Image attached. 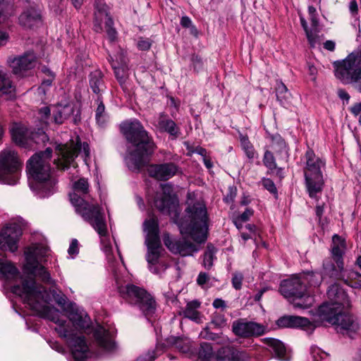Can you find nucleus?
Segmentation results:
<instances>
[{
	"mask_svg": "<svg viewBox=\"0 0 361 361\" xmlns=\"http://www.w3.org/2000/svg\"><path fill=\"white\" fill-rule=\"evenodd\" d=\"M41 21V16L34 9H27L19 16L20 24L25 27L32 28Z\"/></svg>",
	"mask_w": 361,
	"mask_h": 361,
	"instance_id": "30",
	"label": "nucleus"
},
{
	"mask_svg": "<svg viewBox=\"0 0 361 361\" xmlns=\"http://www.w3.org/2000/svg\"><path fill=\"white\" fill-rule=\"evenodd\" d=\"M180 25L185 28H190L192 25L191 20L188 16H183L181 18Z\"/></svg>",
	"mask_w": 361,
	"mask_h": 361,
	"instance_id": "58",
	"label": "nucleus"
},
{
	"mask_svg": "<svg viewBox=\"0 0 361 361\" xmlns=\"http://www.w3.org/2000/svg\"><path fill=\"white\" fill-rule=\"evenodd\" d=\"M119 295L127 302L137 305L145 315L155 314L157 304L154 297L145 288L133 284L118 288Z\"/></svg>",
	"mask_w": 361,
	"mask_h": 361,
	"instance_id": "10",
	"label": "nucleus"
},
{
	"mask_svg": "<svg viewBox=\"0 0 361 361\" xmlns=\"http://www.w3.org/2000/svg\"><path fill=\"white\" fill-rule=\"evenodd\" d=\"M119 129L126 140L135 147L130 154L135 168H143L149 163L157 149L152 137L137 120L122 122Z\"/></svg>",
	"mask_w": 361,
	"mask_h": 361,
	"instance_id": "4",
	"label": "nucleus"
},
{
	"mask_svg": "<svg viewBox=\"0 0 361 361\" xmlns=\"http://www.w3.org/2000/svg\"><path fill=\"white\" fill-rule=\"evenodd\" d=\"M73 192L70 194V200L75 212L88 222L100 236L108 233L107 226L102 208L92 200L87 199L90 184L87 178H80L73 184Z\"/></svg>",
	"mask_w": 361,
	"mask_h": 361,
	"instance_id": "3",
	"label": "nucleus"
},
{
	"mask_svg": "<svg viewBox=\"0 0 361 361\" xmlns=\"http://www.w3.org/2000/svg\"><path fill=\"white\" fill-rule=\"evenodd\" d=\"M109 62L111 63H118L119 65L125 64L128 65V60L123 51H121L117 53L116 55V59L114 60L112 57H110L109 59Z\"/></svg>",
	"mask_w": 361,
	"mask_h": 361,
	"instance_id": "49",
	"label": "nucleus"
},
{
	"mask_svg": "<svg viewBox=\"0 0 361 361\" xmlns=\"http://www.w3.org/2000/svg\"><path fill=\"white\" fill-rule=\"evenodd\" d=\"M200 307V302L192 300L187 304L185 314L187 316H198L197 309Z\"/></svg>",
	"mask_w": 361,
	"mask_h": 361,
	"instance_id": "43",
	"label": "nucleus"
},
{
	"mask_svg": "<svg viewBox=\"0 0 361 361\" xmlns=\"http://www.w3.org/2000/svg\"><path fill=\"white\" fill-rule=\"evenodd\" d=\"M190 61H191V63L193 67V69L195 71H198L200 69H201L202 68L203 61H202V58L200 56H198L195 54H193L191 56Z\"/></svg>",
	"mask_w": 361,
	"mask_h": 361,
	"instance_id": "50",
	"label": "nucleus"
},
{
	"mask_svg": "<svg viewBox=\"0 0 361 361\" xmlns=\"http://www.w3.org/2000/svg\"><path fill=\"white\" fill-rule=\"evenodd\" d=\"M324 203H323L322 204H318L316 206L315 212H316V215H317L319 221H320L322 219V216L324 213Z\"/></svg>",
	"mask_w": 361,
	"mask_h": 361,
	"instance_id": "61",
	"label": "nucleus"
},
{
	"mask_svg": "<svg viewBox=\"0 0 361 361\" xmlns=\"http://www.w3.org/2000/svg\"><path fill=\"white\" fill-rule=\"evenodd\" d=\"M350 11L352 13H357L358 11L357 4L356 0H352L349 5Z\"/></svg>",
	"mask_w": 361,
	"mask_h": 361,
	"instance_id": "63",
	"label": "nucleus"
},
{
	"mask_svg": "<svg viewBox=\"0 0 361 361\" xmlns=\"http://www.w3.org/2000/svg\"><path fill=\"white\" fill-rule=\"evenodd\" d=\"M21 163L17 152L6 148L0 152V178L4 183L15 185L18 183Z\"/></svg>",
	"mask_w": 361,
	"mask_h": 361,
	"instance_id": "12",
	"label": "nucleus"
},
{
	"mask_svg": "<svg viewBox=\"0 0 361 361\" xmlns=\"http://www.w3.org/2000/svg\"><path fill=\"white\" fill-rule=\"evenodd\" d=\"M10 132L12 140L16 145L22 147H27L30 145V131L24 125L15 123Z\"/></svg>",
	"mask_w": 361,
	"mask_h": 361,
	"instance_id": "24",
	"label": "nucleus"
},
{
	"mask_svg": "<svg viewBox=\"0 0 361 361\" xmlns=\"http://www.w3.org/2000/svg\"><path fill=\"white\" fill-rule=\"evenodd\" d=\"M178 171V166L173 162L150 164L147 169L149 176L159 181L169 180L176 176Z\"/></svg>",
	"mask_w": 361,
	"mask_h": 361,
	"instance_id": "19",
	"label": "nucleus"
},
{
	"mask_svg": "<svg viewBox=\"0 0 361 361\" xmlns=\"http://www.w3.org/2000/svg\"><path fill=\"white\" fill-rule=\"evenodd\" d=\"M82 148L80 138L78 137L75 142L71 140L65 145H58L56 151L59 158L54 160V164L58 169L65 170L70 167L71 163L78 156ZM82 149L86 157L90 155V147L87 142H83Z\"/></svg>",
	"mask_w": 361,
	"mask_h": 361,
	"instance_id": "16",
	"label": "nucleus"
},
{
	"mask_svg": "<svg viewBox=\"0 0 361 361\" xmlns=\"http://www.w3.org/2000/svg\"><path fill=\"white\" fill-rule=\"evenodd\" d=\"M239 139H240V145L243 147V149L245 152L247 158L249 159H253L256 158L257 156V153L255 151L254 146L249 140L248 136L246 134L243 135L242 133H240Z\"/></svg>",
	"mask_w": 361,
	"mask_h": 361,
	"instance_id": "36",
	"label": "nucleus"
},
{
	"mask_svg": "<svg viewBox=\"0 0 361 361\" xmlns=\"http://www.w3.org/2000/svg\"><path fill=\"white\" fill-rule=\"evenodd\" d=\"M349 111L353 116L359 117V122L361 124V102L353 104Z\"/></svg>",
	"mask_w": 361,
	"mask_h": 361,
	"instance_id": "53",
	"label": "nucleus"
},
{
	"mask_svg": "<svg viewBox=\"0 0 361 361\" xmlns=\"http://www.w3.org/2000/svg\"><path fill=\"white\" fill-rule=\"evenodd\" d=\"M0 92L6 100H13L16 97V87L7 74L0 71Z\"/></svg>",
	"mask_w": 361,
	"mask_h": 361,
	"instance_id": "29",
	"label": "nucleus"
},
{
	"mask_svg": "<svg viewBox=\"0 0 361 361\" xmlns=\"http://www.w3.org/2000/svg\"><path fill=\"white\" fill-rule=\"evenodd\" d=\"M329 302L319 306L317 316H351V305L346 293L338 283L332 284L327 290Z\"/></svg>",
	"mask_w": 361,
	"mask_h": 361,
	"instance_id": "9",
	"label": "nucleus"
},
{
	"mask_svg": "<svg viewBox=\"0 0 361 361\" xmlns=\"http://www.w3.org/2000/svg\"><path fill=\"white\" fill-rule=\"evenodd\" d=\"M305 159L303 172L307 191L311 198L318 201L325 183L322 171V168L325 166V162L310 148L306 151Z\"/></svg>",
	"mask_w": 361,
	"mask_h": 361,
	"instance_id": "8",
	"label": "nucleus"
},
{
	"mask_svg": "<svg viewBox=\"0 0 361 361\" xmlns=\"http://www.w3.org/2000/svg\"><path fill=\"white\" fill-rule=\"evenodd\" d=\"M243 275L240 272H235L232 276V285L235 290H240L242 288Z\"/></svg>",
	"mask_w": 361,
	"mask_h": 361,
	"instance_id": "47",
	"label": "nucleus"
},
{
	"mask_svg": "<svg viewBox=\"0 0 361 361\" xmlns=\"http://www.w3.org/2000/svg\"><path fill=\"white\" fill-rule=\"evenodd\" d=\"M323 45L325 49L330 51H334L336 48V43L332 40L326 41Z\"/></svg>",
	"mask_w": 361,
	"mask_h": 361,
	"instance_id": "60",
	"label": "nucleus"
},
{
	"mask_svg": "<svg viewBox=\"0 0 361 361\" xmlns=\"http://www.w3.org/2000/svg\"><path fill=\"white\" fill-rule=\"evenodd\" d=\"M186 216L176 222L181 234L190 235L197 243H203L207 238L209 214L206 204L202 200H191L187 202L185 209Z\"/></svg>",
	"mask_w": 361,
	"mask_h": 361,
	"instance_id": "5",
	"label": "nucleus"
},
{
	"mask_svg": "<svg viewBox=\"0 0 361 361\" xmlns=\"http://www.w3.org/2000/svg\"><path fill=\"white\" fill-rule=\"evenodd\" d=\"M216 252V248L212 244L209 243L207 245L202 262V265L206 269L210 270L213 267Z\"/></svg>",
	"mask_w": 361,
	"mask_h": 361,
	"instance_id": "37",
	"label": "nucleus"
},
{
	"mask_svg": "<svg viewBox=\"0 0 361 361\" xmlns=\"http://www.w3.org/2000/svg\"><path fill=\"white\" fill-rule=\"evenodd\" d=\"M13 292L16 294L23 293L25 303L37 312L36 316H49L51 308L43 299L42 293L36 290L35 279L24 280L21 288L19 286H13Z\"/></svg>",
	"mask_w": 361,
	"mask_h": 361,
	"instance_id": "11",
	"label": "nucleus"
},
{
	"mask_svg": "<svg viewBox=\"0 0 361 361\" xmlns=\"http://www.w3.org/2000/svg\"><path fill=\"white\" fill-rule=\"evenodd\" d=\"M322 283L319 273L313 271L293 274L283 280L279 292L290 300L295 309H308L314 302L313 294Z\"/></svg>",
	"mask_w": 361,
	"mask_h": 361,
	"instance_id": "2",
	"label": "nucleus"
},
{
	"mask_svg": "<svg viewBox=\"0 0 361 361\" xmlns=\"http://www.w3.org/2000/svg\"><path fill=\"white\" fill-rule=\"evenodd\" d=\"M147 231L145 243L147 247L146 259L149 264L155 265L161 257V244L159 238V221L156 217L147 219L144 223Z\"/></svg>",
	"mask_w": 361,
	"mask_h": 361,
	"instance_id": "14",
	"label": "nucleus"
},
{
	"mask_svg": "<svg viewBox=\"0 0 361 361\" xmlns=\"http://www.w3.org/2000/svg\"><path fill=\"white\" fill-rule=\"evenodd\" d=\"M216 355L214 354L212 347L209 343L201 344L196 361H215Z\"/></svg>",
	"mask_w": 361,
	"mask_h": 361,
	"instance_id": "35",
	"label": "nucleus"
},
{
	"mask_svg": "<svg viewBox=\"0 0 361 361\" xmlns=\"http://www.w3.org/2000/svg\"><path fill=\"white\" fill-rule=\"evenodd\" d=\"M158 128L161 131L169 133L173 138H177L180 135V128L177 124L163 114L159 116Z\"/></svg>",
	"mask_w": 361,
	"mask_h": 361,
	"instance_id": "27",
	"label": "nucleus"
},
{
	"mask_svg": "<svg viewBox=\"0 0 361 361\" xmlns=\"http://www.w3.org/2000/svg\"><path fill=\"white\" fill-rule=\"evenodd\" d=\"M51 155L52 149L48 147L32 156L27 165L30 175L35 181L34 187L46 195L50 193L56 185L55 178L51 176Z\"/></svg>",
	"mask_w": 361,
	"mask_h": 361,
	"instance_id": "7",
	"label": "nucleus"
},
{
	"mask_svg": "<svg viewBox=\"0 0 361 361\" xmlns=\"http://www.w3.org/2000/svg\"><path fill=\"white\" fill-rule=\"evenodd\" d=\"M270 147L272 152L276 154L281 153L286 150V143L284 139H283L279 135H272Z\"/></svg>",
	"mask_w": 361,
	"mask_h": 361,
	"instance_id": "39",
	"label": "nucleus"
},
{
	"mask_svg": "<svg viewBox=\"0 0 361 361\" xmlns=\"http://www.w3.org/2000/svg\"><path fill=\"white\" fill-rule=\"evenodd\" d=\"M68 254L71 256L75 255L79 252L78 242L76 239L72 240L69 248L68 250Z\"/></svg>",
	"mask_w": 361,
	"mask_h": 361,
	"instance_id": "57",
	"label": "nucleus"
},
{
	"mask_svg": "<svg viewBox=\"0 0 361 361\" xmlns=\"http://www.w3.org/2000/svg\"><path fill=\"white\" fill-rule=\"evenodd\" d=\"M343 276L341 279H336V280H344L345 283L355 288H358L361 287V274L357 271L350 270L348 271L347 274H344V270L343 271Z\"/></svg>",
	"mask_w": 361,
	"mask_h": 361,
	"instance_id": "34",
	"label": "nucleus"
},
{
	"mask_svg": "<svg viewBox=\"0 0 361 361\" xmlns=\"http://www.w3.org/2000/svg\"><path fill=\"white\" fill-rule=\"evenodd\" d=\"M111 67L114 70L115 77L121 87L124 85L128 78V65L123 63L119 65L118 63H111Z\"/></svg>",
	"mask_w": 361,
	"mask_h": 361,
	"instance_id": "32",
	"label": "nucleus"
},
{
	"mask_svg": "<svg viewBox=\"0 0 361 361\" xmlns=\"http://www.w3.org/2000/svg\"><path fill=\"white\" fill-rule=\"evenodd\" d=\"M155 353L152 352L145 356L139 357L135 361H154L156 358Z\"/></svg>",
	"mask_w": 361,
	"mask_h": 361,
	"instance_id": "59",
	"label": "nucleus"
},
{
	"mask_svg": "<svg viewBox=\"0 0 361 361\" xmlns=\"http://www.w3.org/2000/svg\"><path fill=\"white\" fill-rule=\"evenodd\" d=\"M37 57L34 52L28 51L24 55L15 58L11 64L13 74L23 76L25 72L34 68L37 65Z\"/></svg>",
	"mask_w": 361,
	"mask_h": 361,
	"instance_id": "22",
	"label": "nucleus"
},
{
	"mask_svg": "<svg viewBox=\"0 0 361 361\" xmlns=\"http://www.w3.org/2000/svg\"><path fill=\"white\" fill-rule=\"evenodd\" d=\"M8 38V34L0 30V46L4 45L6 43Z\"/></svg>",
	"mask_w": 361,
	"mask_h": 361,
	"instance_id": "64",
	"label": "nucleus"
},
{
	"mask_svg": "<svg viewBox=\"0 0 361 361\" xmlns=\"http://www.w3.org/2000/svg\"><path fill=\"white\" fill-rule=\"evenodd\" d=\"M37 258L32 255H26V264L25 269L30 274H34L37 272V269L40 267Z\"/></svg>",
	"mask_w": 361,
	"mask_h": 361,
	"instance_id": "41",
	"label": "nucleus"
},
{
	"mask_svg": "<svg viewBox=\"0 0 361 361\" xmlns=\"http://www.w3.org/2000/svg\"><path fill=\"white\" fill-rule=\"evenodd\" d=\"M34 276H37L43 282L49 283L51 276L44 266H40L35 272Z\"/></svg>",
	"mask_w": 361,
	"mask_h": 361,
	"instance_id": "45",
	"label": "nucleus"
},
{
	"mask_svg": "<svg viewBox=\"0 0 361 361\" xmlns=\"http://www.w3.org/2000/svg\"><path fill=\"white\" fill-rule=\"evenodd\" d=\"M152 42L149 39L140 37L137 41V46L141 51H147L150 49Z\"/></svg>",
	"mask_w": 361,
	"mask_h": 361,
	"instance_id": "52",
	"label": "nucleus"
},
{
	"mask_svg": "<svg viewBox=\"0 0 361 361\" xmlns=\"http://www.w3.org/2000/svg\"><path fill=\"white\" fill-rule=\"evenodd\" d=\"M262 185L264 189L268 190L276 198L278 197V190L274 181L268 178H263L261 180Z\"/></svg>",
	"mask_w": 361,
	"mask_h": 361,
	"instance_id": "42",
	"label": "nucleus"
},
{
	"mask_svg": "<svg viewBox=\"0 0 361 361\" xmlns=\"http://www.w3.org/2000/svg\"><path fill=\"white\" fill-rule=\"evenodd\" d=\"M163 241L166 247L173 254H179L181 256L192 255L197 250L192 242L187 237L183 236L178 239H173L169 233H165L163 235Z\"/></svg>",
	"mask_w": 361,
	"mask_h": 361,
	"instance_id": "18",
	"label": "nucleus"
},
{
	"mask_svg": "<svg viewBox=\"0 0 361 361\" xmlns=\"http://www.w3.org/2000/svg\"><path fill=\"white\" fill-rule=\"evenodd\" d=\"M254 211L250 208H247L245 211L239 215L235 220V224L238 228H239L238 223L239 222H245L250 219V218L253 215Z\"/></svg>",
	"mask_w": 361,
	"mask_h": 361,
	"instance_id": "46",
	"label": "nucleus"
},
{
	"mask_svg": "<svg viewBox=\"0 0 361 361\" xmlns=\"http://www.w3.org/2000/svg\"><path fill=\"white\" fill-rule=\"evenodd\" d=\"M161 188L162 193L157 194L154 197V207L161 213L169 215L173 219L176 220L178 216V204L177 201L171 195L173 192L172 186L171 185L166 183L162 185Z\"/></svg>",
	"mask_w": 361,
	"mask_h": 361,
	"instance_id": "17",
	"label": "nucleus"
},
{
	"mask_svg": "<svg viewBox=\"0 0 361 361\" xmlns=\"http://www.w3.org/2000/svg\"><path fill=\"white\" fill-rule=\"evenodd\" d=\"M213 306L216 309L225 308L226 307V302L222 299L216 298L213 302Z\"/></svg>",
	"mask_w": 361,
	"mask_h": 361,
	"instance_id": "62",
	"label": "nucleus"
},
{
	"mask_svg": "<svg viewBox=\"0 0 361 361\" xmlns=\"http://www.w3.org/2000/svg\"><path fill=\"white\" fill-rule=\"evenodd\" d=\"M265 342L276 357L281 360L286 359V348L281 341L274 338H266Z\"/></svg>",
	"mask_w": 361,
	"mask_h": 361,
	"instance_id": "33",
	"label": "nucleus"
},
{
	"mask_svg": "<svg viewBox=\"0 0 361 361\" xmlns=\"http://www.w3.org/2000/svg\"><path fill=\"white\" fill-rule=\"evenodd\" d=\"M209 280V276L206 272H200L197 279V283L200 286H203L205 285Z\"/></svg>",
	"mask_w": 361,
	"mask_h": 361,
	"instance_id": "56",
	"label": "nucleus"
},
{
	"mask_svg": "<svg viewBox=\"0 0 361 361\" xmlns=\"http://www.w3.org/2000/svg\"><path fill=\"white\" fill-rule=\"evenodd\" d=\"M94 31L100 33L104 30L102 22L104 18V28L107 37L111 42H115L117 39V31L114 27V23L110 15L109 6L106 4L104 0H94Z\"/></svg>",
	"mask_w": 361,
	"mask_h": 361,
	"instance_id": "15",
	"label": "nucleus"
},
{
	"mask_svg": "<svg viewBox=\"0 0 361 361\" xmlns=\"http://www.w3.org/2000/svg\"><path fill=\"white\" fill-rule=\"evenodd\" d=\"M237 195V189L235 187H231L228 189V192L225 195L224 200L226 204H232Z\"/></svg>",
	"mask_w": 361,
	"mask_h": 361,
	"instance_id": "51",
	"label": "nucleus"
},
{
	"mask_svg": "<svg viewBox=\"0 0 361 361\" xmlns=\"http://www.w3.org/2000/svg\"><path fill=\"white\" fill-rule=\"evenodd\" d=\"M308 42L311 47H314L315 44L319 42V36L318 35V29H312L305 33Z\"/></svg>",
	"mask_w": 361,
	"mask_h": 361,
	"instance_id": "44",
	"label": "nucleus"
},
{
	"mask_svg": "<svg viewBox=\"0 0 361 361\" xmlns=\"http://www.w3.org/2000/svg\"><path fill=\"white\" fill-rule=\"evenodd\" d=\"M51 319L56 324L55 329L66 339L72 355L76 361H85L90 355L88 345L82 332L92 334L95 343L102 350L110 351L114 348L113 337L115 329L107 324H101L99 320L93 323L91 317H44Z\"/></svg>",
	"mask_w": 361,
	"mask_h": 361,
	"instance_id": "1",
	"label": "nucleus"
},
{
	"mask_svg": "<svg viewBox=\"0 0 361 361\" xmlns=\"http://www.w3.org/2000/svg\"><path fill=\"white\" fill-rule=\"evenodd\" d=\"M95 102L97 104V107L95 110V118L97 123L102 126L106 121V114L105 112V106L102 101V97H97Z\"/></svg>",
	"mask_w": 361,
	"mask_h": 361,
	"instance_id": "38",
	"label": "nucleus"
},
{
	"mask_svg": "<svg viewBox=\"0 0 361 361\" xmlns=\"http://www.w3.org/2000/svg\"><path fill=\"white\" fill-rule=\"evenodd\" d=\"M50 109L49 106H44L39 109V115L40 116V119L46 123L49 117L50 116Z\"/></svg>",
	"mask_w": 361,
	"mask_h": 361,
	"instance_id": "55",
	"label": "nucleus"
},
{
	"mask_svg": "<svg viewBox=\"0 0 361 361\" xmlns=\"http://www.w3.org/2000/svg\"><path fill=\"white\" fill-rule=\"evenodd\" d=\"M168 343L173 345L180 353L185 354L188 356H191L192 345L189 339L186 338L171 337L168 338Z\"/></svg>",
	"mask_w": 361,
	"mask_h": 361,
	"instance_id": "31",
	"label": "nucleus"
},
{
	"mask_svg": "<svg viewBox=\"0 0 361 361\" xmlns=\"http://www.w3.org/2000/svg\"><path fill=\"white\" fill-rule=\"evenodd\" d=\"M249 355L233 348H223L219 350L216 361H247Z\"/></svg>",
	"mask_w": 361,
	"mask_h": 361,
	"instance_id": "25",
	"label": "nucleus"
},
{
	"mask_svg": "<svg viewBox=\"0 0 361 361\" xmlns=\"http://www.w3.org/2000/svg\"><path fill=\"white\" fill-rule=\"evenodd\" d=\"M2 269H0V271L3 274H13L16 271V267L11 264V263L4 262L2 263V266L1 267Z\"/></svg>",
	"mask_w": 361,
	"mask_h": 361,
	"instance_id": "54",
	"label": "nucleus"
},
{
	"mask_svg": "<svg viewBox=\"0 0 361 361\" xmlns=\"http://www.w3.org/2000/svg\"><path fill=\"white\" fill-rule=\"evenodd\" d=\"M319 319L310 320L307 317H279L276 323L279 328H299L305 331H313L319 326H333L338 333L351 334L358 329L357 324L352 317H318Z\"/></svg>",
	"mask_w": 361,
	"mask_h": 361,
	"instance_id": "6",
	"label": "nucleus"
},
{
	"mask_svg": "<svg viewBox=\"0 0 361 361\" xmlns=\"http://www.w3.org/2000/svg\"><path fill=\"white\" fill-rule=\"evenodd\" d=\"M274 152L267 149L264 152L262 161L263 164L267 169V174H274L281 180L283 178V168L279 167L276 162V158L274 155Z\"/></svg>",
	"mask_w": 361,
	"mask_h": 361,
	"instance_id": "26",
	"label": "nucleus"
},
{
	"mask_svg": "<svg viewBox=\"0 0 361 361\" xmlns=\"http://www.w3.org/2000/svg\"><path fill=\"white\" fill-rule=\"evenodd\" d=\"M275 91L277 99L280 102L286 101L289 98L288 90L282 81H276Z\"/></svg>",
	"mask_w": 361,
	"mask_h": 361,
	"instance_id": "40",
	"label": "nucleus"
},
{
	"mask_svg": "<svg viewBox=\"0 0 361 361\" xmlns=\"http://www.w3.org/2000/svg\"><path fill=\"white\" fill-rule=\"evenodd\" d=\"M21 235L20 229L16 226L4 228L0 233V250L16 252L18 250V243Z\"/></svg>",
	"mask_w": 361,
	"mask_h": 361,
	"instance_id": "20",
	"label": "nucleus"
},
{
	"mask_svg": "<svg viewBox=\"0 0 361 361\" xmlns=\"http://www.w3.org/2000/svg\"><path fill=\"white\" fill-rule=\"evenodd\" d=\"M346 248V243L344 238L340 235L335 234L332 237V243L331 245V257L334 262L331 260H326L324 264V272L330 278L332 279H341L343 277V256Z\"/></svg>",
	"mask_w": 361,
	"mask_h": 361,
	"instance_id": "13",
	"label": "nucleus"
},
{
	"mask_svg": "<svg viewBox=\"0 0 361 361\" xmlns=\"http://www.w3.org/2000/svg\"><path fill=\"white\" fill-rule=\"evenodd\" d=\"M89 85L97 97H102V92L105 90L106 85L104 80V74L100 70H94L90 73Z\"/></svg>",
	"mask_w": 361,
	"mask_h": 361,
	"instance_id": "28",
	"label": "nucleus"
},
{
	"mask_svg": "<svg viewBox=\"0 0 361 361\" xmlns=\"http://www.w3.org/2000/svg\"><path fill=\"white\" fill-rule=\"evenodd\" d=\"M233 333L240 337L259 336L265 331V327L252 322H243L238 320L233 324Z\"/></svg>",
	"mask_w": 361,
	"mask_h": 361,
	"instance_id": "21",
	"label": "nucleus"
},
{
	"mask_svg": "<svg viewBox=\"0 0 361 361\" xmlns=\"http://www.w3.org/2000/svg\"><path fill=\"white\" fill-rule=\"evenodd\" d=\"M51 295L56 303L61 308L71 316H88L87 313L80 307L73 302H71L67 296L59 290H54Z\"/></svg>",
	"mask_w": 361,
	"mask_h": 361,
	"instance_id": "23",
	"label": "nucleus"
},
{
	"mask_svg": "<svg viewBox=\"0 0 361 361\" xmlns=\"http://www.w3.org/2000/svg\"><path fill=\"white\" fill-rule=\"evenodd\" d=\"M311 354L314 361H321L327 356L325 352L316 346L311 348Z\"/></svg>",
	"mask_w": 361,
	"mask_h": 361,
	"instance_id": "48",
	"label": "nucleus"
}]
</instances>
